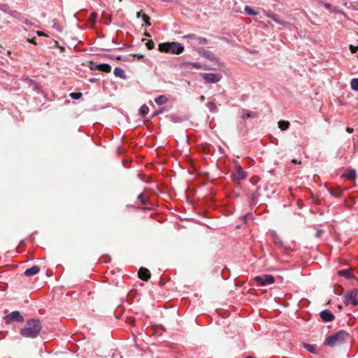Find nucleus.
I'll return each mask as SVG.
<instances>
[{
    "label": "nucleus",
    "instance_id": "43",
    "mask_svg": "<svg viewBox=\"0 0 358 358\" xmlns=\"http://www.w3.org/2000/svg\"><path fill=\"white\" fill-rule=\"evenodd\" d=\"M96 14L95 13H93L91 14V17L93 19V20H95L96 18Z\"/></svg>",
    "mask_w": 358,
    "mask_h": 358
},
{
    "label": "nucleus",
    "instance_id": "18",
    "mask_svg": "<svg viewBox=\"0 0 358 358\" xmlns=\"http://www.w3.org/2000/svg\"><path fill=\"white\" fill-rule=\"evenodd\" d=\"M266 15L268 18L271 19L272 20H273L275 22H276L278 24L284 25L285 24V22L280 20L277 17V15L275 14H274V13H270V12H266Z\"/></svg>",
    "mask_w": 358,
    "mask_h": 358
},
{
    "label": "nucleus",
    "instance_id": "38",
    "mask_svg": "<svg viewBox=\"0 0 358 358\" xmlns=\"http://www.w3.org/2000/svg\"><path fill=\"white\" fill-rule=\"evenodd\" d=\"M135 57H136L138 59H142L143 61L144 57L142 55H135Z\"/></svg>",
    "mask_w": 358,
    "mask_h": 358
},
{
    "label": "nucleus",
    "instance_id": "23",
    "mask_svg": "<svg viewBox=\"0 0 358 358\" xmlns=\"http://www.w3.org/2000/svg\"><path fill=\"white\" fill-rule=\"evenodd\" d=\"M206 106L210 112H212L213 113H215L217 112V108L214 102H213V101L208 102L206 104Z\"/></svg>",
    "mask_w": 358,
    "mask_h": 358
},
{
    "label": "nucleus",
    "instance_id": "53",
    "mask_svg": "<svg viewBox=\"0 0 358 358\" xmlns=\"http://www.w3.org/2000/svg\"><path fill=\"white\" fill-rule=\"evenodd\" d=\"M357 318H358V316H357Z\"/></svg>",
    "mask_w": 358,
    "mask_h": 358
},
{
    "label": "nucleus",
    "instance_id": "20",
    "mask_svg": "<svg viewBox=\"0 0 358 358\" xmlns=\"http://www.w3.org/2000/svg\"><path fill=\"white\" fill-rule=\"evenodd\" d=\"M141 17L147 26H150V17L148 15L145 13L141 14V12L137 13V17L139 18Z\"/></svg>",
    "mask_w": 358,
    "mask_h": 358
},
{
    "label": "nucleus",
    "instance_id": "44",
    "mask_svg": "<svg viewBox=\"0 0 358 358\" xmlns=\"http://www.w3.org/2000/svg\"><path fill=\"white\" fill-rule=\"evenodd\" d=\"M346 131L348 133H352L353 132V129L352 128H350V127H347L346 128Z\"/></svg>",
    "mask_w": 358,
    "mask_h": 358
},
{
    "label": "nucleus",
    "instance_id": "49",
    "mask_svg": "<svg viewBox=\"0 0 358 358\" xmlns=\"http://www.w3.org/2000/svg\"><path fill=\"white\" fill-rule=\"evenodd\" d=\"M141 209H143V210H148V209H149V208H148V207H143V208H141Z\"/></svg>",
    "mask_w": 358,
    "mask_h": 358
},
{
    "label": "nucleus",
    "instance_id": "19",
    "mask_svg": "<svg viewBox=\"0 0 358 358\" xmlns=\"http://www.w3.org/2000/svg\"><path fill=\"white\" fill-rule=\"evenodd\" d=\"M113 73L116 77H119L123 79L126 78V74L124 73V71L120 67L115 68Z\"/></svg>",
    "mask_w": 358,
    "mask_h": 358
},
{
    "label": "nucleus",
    "instance_id": "9",
    "mask_svg": "<svg viewBox=\"0 0 358 358\" xmlns=\"http://www.w3.org/2000/svg\"><path fill=\"white\" fill-rule=\"evenodd\" d=\"M238 113L241 119L243 121H246L247 120L255 119L259 117L258 113L244 108L239 110Z\"/></svg>",
    "mask_w": 358,
    "mask_h": 358
},
{
    "label": "nucleus",
    "instance_id": "4",
    "mask_svg": "<svg viewBox=\"0 0 358 358\" xmlns=\"http://www.w3.org/2000/svg\"><path fill=\"white\" fill-rule=\"evenodd\" d=\"M358 289H352L345 294L344 296V304L345 306L352 305L357 306L358 305Z\"/></svg>",
    "mask_w": 358,
    "mask_h": 358
},
{
    "label": "nucleus",
    "instance_id": "28",
    "mask_svg": "<svg viewBox=\"0 0 358 358\" xmlns=\"http://www.w3.org/2000/svg\"><path fill=\"white\" fill-rule=\"evenodd\" d=\"M138 199L141 201V204L145 205L148 201V197L145 196L143 193H141L138 196Z\"/></svg>",
    "mask_w": 358,
    "mask_h": 358
},
{
    "label": "nucleus",
    "instance_id": "51",
    "mask_svg": "<svg viewBox=\"0 0 358 358\" xmlns=\"http://www.w3.org/2000/svg\"><path fill=\"white\" fill-rule=\"evenodd\" d=\"M189 137L190 136H187V141H188L189 139Z\"/></svg>",
    "mask_w": 358,
    "mask_h": 358
},
{
    "label": "nucleus",
    "instance_id": "8",
    "mask_svg": "<svg viewBox=\"0 0 358 358\" xmlns=\"http://www.w3.org/2000/svg\"><path fill=\"white\" fill-rule=\"evenodd\" d=\"M184 38L193 40L194 41L191 44V45L193 47H194L197 45H206L208 43V41L207 38L201 37V36H198L193 34L185 35Z\"/></svg>",
    "mask_w": 358,
    "mask_h": 358
},
{
    "label": "nucleus",
    "instance_id": "5",
    "mask_svg": "<svg viewBox=\"0 0 358 358\" xmlns=\"http://www.w3.org/2000/svg\"><path fill=\"white\" fill-rule=\"evenodd\" d=\"M255 282L257 283V285L260 286H266L267 285H271L274 282V277L272 275H257L254 278Z\"/></svg>",
    "mask_w": 358,
    "mask_h": 358
},
{
    "label": "nucleus",
    "instance_id": "32",
    "mask_svg": "<svg viewBox=\"0 0 358 358\" xmlns=\"http://www.w3.org/2000/svg\"><path fill=\"white\" fill-rule=\"evenodd\" d=\"M182 118L179 117V116H177V115H172L171 116V120L173 122H180L182 121Z\"/></svg>",
    "mask_w": 358,
    "mask_h": 358
},
{
    "label": "nucleus",
    "instance_id": "48",
    "mask_svg": "<svg viewBox=\"0 0 358 358\" xmlns=\"http://www.w3.org/2000/svg\"><path fill=\"white\" fill-rule=\"evenodd\" d=\"M338 310H341V309H342V306H341V305L338 306Z\"/></svg>",
    "mask_w": 358,
    "mask_h": 358
},
{
    "label": "nucleus",
    "instance_id": "46",
    "mask_svg": "<svg viewBox=\"0 0 358 358\" xmlns=\"http://www.w3.org/2000/svg\"><path fill=\"white\" fill-rule=\"evenodd\" d=\"M218 150H220V152L224 153V150L221 146H218Z\"/></svg>",
    "mask_w": 358,
    "mask_h": 358
},
{
    "label": "nucleus",
    "instance_id": "14",
    "mask_svg": "<svg viewBox=\"0 0 358 358\" xmlns=\"http://www.w3.org/2000/svg\"><path fill=\"white\" fill-rule=\"evenodd\" d=\"M320 318L322 319L324 322H331L334 321V315L330 312L329 310H324L320 313Z\"/></svg>",
    "mask_w": 358,
    "mask_h": 358
},
{
    "label": "nucleus",
    "instance_id": "41",
    "mask_svg": "<svg viewBox=\"0 0 358 358\" xmlns=\"http://www.w3.org/2000/svg\"><path fill=\"white\" fill-rule=\"evenodd\" d=\"M28 41L29 43H33V44H36V43L35 38L28 39Z\"/></svg>",
    "mask_w": 358,
    "mask_h": 358
},
{
    "label": "nucleus",
    "instance_id": "37",
    "mask_svg": "<svg viewBox=\"0 0 358 358\" xmlns=\"http://www.w3.org/2000/svg\"><path fill=\"white\" fill-rule=\"evenodd\" d=\"M144 63H145L146 64L149 65V66H151L152 64V62L150 59H143V61Z\"/></svg>",
    "mask_w": 358,
    "mask_h": 358
},
{
    "label": "nucleus",
    "instance_id": "17",
    "mask_svg": "<svg viewBox=\"0 0 358 358\" xmlns=\"http://www.w3.org/2000/svg\"><path fill=\"white\" fill-rule=\"evenodd\" d=\"M338 275L343 276L347 279H352L354 278L353 273H352L350 271L347 269L338 271Z\"/></svg>",
    "mask_w": 358,
    "mask_h": 358
},
{
    "label": "nucleus",
    "instance_id": "42",
    "mask_svg": "<svg viewBox=\"0 0 358 358\" xmlns=\"http://www.w3.org/2000/svg\"><path fill=\"white\" fill-rule=\"evenodd\" d=\"M89 80H90V83H96L98 80V79L95 78H90Z\"/></svg>",
    "mask_w": 358,
    "mask_h": 358
},
{
    "label": "nucleus",
    "instance_id": "31",
    "mask_svg": "<svg viewBox=\"0 0 358 358\" xmlns=\"http://www.w3.org/2000/svg\"><path fill=\"white\" fill-rule=\"evenodd\" d=\"M303 346L305 348V349H306L307 351L311 352V353H315V347L310 344H303Z\"/></svg>",
    "mask_w": 358,
    "mask_h": 358
},
{
    "label": "nucleus",
    "instance_id": "21",
    "mask_svg": "<svg viewBox=\"0 0 358 358\" xmlns=\"http://www.w3.org/2000/svg\"><path fill=\"white\" fill-rule=\"evenodd\" d=\"M167 98L164 95H160L155 98V101L157 105H162L167 102Z\"/></svg>",
    "mask_w": 358,
    "mask_h": 358
},
{
    "label": "nucleus",
    "instance_id": "10",
    "mask_svg": "<svg viewBox=\"0 0 358 358\" xmlns=\"http://www.w3.org/2000/svg\"><path fill=\"white\" fill-rule=\"evenodd\" d=\"M247 175V172L243 171L241 165H235V171L233 173L234 181L239 182L241 180H245Z\"/></svg>",
    "mask_w": 358,
    "mask_h": 358
},
{
    "label": "nucleus",
    "instance_id": "15",
    "mask_svg": "<svg viewBox=\"0 0 358 358\" xmlns=\"http://www.w3.org/2000/svg\"><path fill=\"white\" fill-rule=\"evenodd\" d=\"M41 271V268L34 265L24 271V275L26 276H34V275L38 274Z\"/></svg>",
    "mask_w": 358,
    "mask_h": 358
},
{
    "label": "nucleus",
    "instance_id": "34",
    "mask_svg": "<svg viewBox=\"0 0 358 358\" xmlns=\"http://www.w3.org/2000/svg\"><path fill=\"white\" fill-rule=\"evenodd\" d=\"M20 21L23 23V24H25L28 26H32L33 25V23L31 22H29L28 20L25 19V18H21L20 19Z\"/></svg>",
    "mask_w": 358,
    "mask_h": 358
},
{
    "label": "nucleus",
    "instance_id": "52",
    "mask_svg": "<svg viewBox=\"0 0 358 358\" xmlns=\"http://www.w3.org/2000/svg\"><path fill=\"white\" fill-rule=\"evenodd\" d=\"M246 358H253V357L251 356H249V357H247Z\"/></svg>",
    "mask_w": 358,
    "mask_h": 358
},
{
    "label": "nucleus",
    "instance_id": "22",
    "mask_svg": "<svg viewBox=\"0 0 358 358\" xmlns=\"http://www.w3.org/2000/svg\"><path fill=\"white\" fill-rule=\"evenodd\" d=\"M278 127L281 131H285L289 126V122L285 120H280L278 122Z\"/></svg>",
    "mask_w": 358,
    "mask_h": 358
},
{
    "label": "nucleus",
    "instance_id": "6",
    "mask_svg": "<svg viewBox=\"0 0 358 358\" xmlns=\"http://www.w3.org/2000/svg\"><path fill=\"white\" fill-rule=\"evenodd\" d=\"M197 52L201 56L206 58L209 61L214 62L217 64L220 63V60L212 51L203 48H200L197 49Z\"/></svg>",
    "mask_w": 358,
    "mask_h": 358
},
{
    "label": "nucleus",
    "instance_id": "7",
    "mask_svg": "<svg viewBox=\"0 0 358 358\" xmlns=\"http://www.w3.org/2000/svg\"><path fill=\"white\" fill-rule=\"evenodd\" d=\"M3 320L5 323L9 324L13 321H16L17 322H23L24 317L22 315H21L19 311L15 310L11 313L4 316Z\"/></svg>",
    "mask_w": 358,
    "mask_h": 358
},
{
    "label": "nucleus",
    "instance_id": "33",
    "mask_svg": "<svg viewBox=\"0 0 358 358\" xmlns=\"http://www.w3.org/2000/svg\"><path fill=\"white\" fill-rule=\"evenodd\" d=\"M0 10H3L4 12H8V10H9V7L6 3H0Z\"/></svg>",
    "mask_w": 358,
    "mask_h": 358
},
{
    "label": "nucleus",
    "instance_id": "36",
    "mask_svg": "<svg viewBox=\"0 0 358 358\" xmlns=\"http://www.w3.org/2000/svg\"><path fill=\"white\" fill-rule=\"evenodd\" d=\"M350 50L352 51V53H355L358 50V46L355 47V46H353V45H350Z\"/></svg>",
    "mask_w": 358,
    "mask_h": 358
},
{
    "label": "nucleus",
    "instance_id": "11",
    "mask_svg": "<svg viewBox=\"0 0 358 358\" xmlns=\"http://www.w3.org/2000/svg\"><path fill=\"white\" fill-rule=\"evenodd\" d=\"M202 78L208 83H216L221 80L222 76L219 73H205L202 74Z\"/></svg>",
    "mask_w": 358,
    "mask_h": 358
},
{
    "label": "nucleus",
    "instance_id": "1",
    "mask_svg": "<svg viewBox=\"0 0 358 358\" xmlns=\"http://www.w3.org/2000/svg\"><path fill=\"white\" fill-rule=\"evenodd\" d=\"M42 326L39 319L31 318L27 321L20 330V335L24 338H36L41 331Z\"/></svg>",
    "mask_w": 358,
    "mask_h": 358
},
{
    "label": "nucleus",
    "instance_id": "3",
    "mask_svg": "<svg viewBox=\"0 0 358 358\" xmlns=\"http://www.w3.org/2000/svg\"><path fill=\"white\" fill-rule=\"evenodd\" d=\"M348 337V334L346 331H339L324 340V345L331 348L339 345L343 343Z\"/></svg>",
    "mask_w": 358,
    "mask_h": 358
},
{
    "label": "nucleus",
    "instance_id": "26",
    "mask_svg": "<svg viewBox=\"0 0 358 358\" xmlns=\"http://www.w3.org/2000/svg\"><path fill=\"white\" fill-rule=\"evenodd\" d=\"M350 86L354 91L358 92V78L351 80Z\"/></svg>",
    "mask_w": 358,
    "mask_h": 358
},
{
    "label": "nucleus",
    "instance_id": "47",
    "mask_svg": "<svg viewBox=\"0 0 358 358\" xmlns=\"http://www.w3.org/2000/svg\"><path fill=\"white\" fill-rule=\"evenodd\" d=\"M249 217H251V215L250 214H248L246 215L245 216H244V219H247Z\"/></svg>",
    "mask_w": 358,
    "mask_h": 358
},
{
    "label": "nucleus",
    "instance_id": "45",
    "mask_svg": "<svg viewBox=\"0 0 358 358\" xmlns=\"http://www.w3.org/2000/svg\"><path fill=\"white\" fill-rule=\"evenodd\" d=\"M291 162H292V163H294V164H300L301 163L300 161H297L296 159H293Z\"/></svg>",
    "mask_w": 358,
    "mask_h": 358
},
{
    "label": "nucleus",
    "instance_id": "16",
    "mask_svg": "<svg viewBox=\"0 0 358 358\" xmlns=\"http://www.w3.org/2000/svg\"><path fill=\"white\" fill-rule=\"evenodd\" d=\"M329 193L336 198H340L342 195V189L339 187H331L329 189Z\"/></svg>",
    "mask_w": 358,
    "mask_h": 358
},
{
    "label": "nucleus",
    "instance_id": "24",
    "mask_svg": "<svg viewBox=\"0 0 358 358\" xmlns=\"http://www.w3.org/2000/svg\"><path fill=\"white\" fill-rule=\"evenodd\" d=\"M99 69L101 71L108 73L111 71V66L108 64H102L99 65Z\"/></svg>",
    "mask_w": 358,
    "mask_h": 358
},
{
    "label": "nucleus",
    "instance_id": "40",
    "mask_svg": "<svg viewBox=\"0 0 358 358\" xmlns=\"http://www.w3.org/2000/svg\"><path fill=\"white\" fill-rule=\"evenodd\" d=\"M36 34H37V35H38V36H45V34H44L43 32H42V31H38L36 32Z\"/></svg>",
    "mask_w": 358,
    "mask_h": 358
},
{
    "label": "nucleus",
    "instance_id": "30",
    "mask_svg": "<svg viewBox=\"0 0 358 358\" xmlns=\"http://www.w3.org/2000/svg\"><path fill=\"white\" fill-rule=\"evenodd\" d=\"M69 96L73 99L78 100L82 96V93L81 92H71L69 94Z\"/></svg>",
    "mask_w": 358,
    "mask_h": 358
},
{
    "label": "nucleus",
    "instance_id": "29",
    "mask_svg": "<svg viewBox=\"0 0 358 358\" xmlns=\"http://www.w3.org/2000/svg\"><path fill=\"white\" fill-rule=\"evenodd\" d=\"M343 177L346 179H355V171H351L345 174H343Z\"/></svg>",
    "mask_w": 358,
    "mask_h": 358
},
{
    "label": "nucleus",
    "instance_id": "27",
    "mask_svg": "<svg viewBox=\"0 0 358 358\" xmlns=\"http://www.w3.org/2000/svg\"><path fill=\"white\" fill-rule=\"evenodd\" d=\"M244 10L245 12L249 15L255 16L257 15V12L255 11L251 7L248 6H245Z\"/></svg>",
    "mask_w": 358,
    "mask_h": 358
},
{
    "label": "nucleus",
    "instance_id": "39",
    "mask_svg": "<svg viewBox=\"0 0 358 358\" xmlns=\"http://www.w3.org/2000/svg\"><path fill=\"white\" fill-rule=\"evenodd\" d=\"M324 7L328 9V10H330L331 8V5L330 3H324Z\"/></svg>",
    "mask_w": 358,
    "mask_h": 358
},
{
    "label": "nucleus",
    "instance_id": "13",
    "mask_svg": "<svg viewBox=\"0 0 358 358\" xmlns=\"http://www.w3.org/2000/svg\"><path fill=\"white\" fill-rule=\"evenodd\" d=\"M201 68V64L199 62H185L180 64V69H199Z\"/></svg>",
    "mask_w": 358,
    "mask_h": 358
},
{
    "label": "nucleus",
    "instance_id": "12",
    "mask_svg": "<svg viewBox=\"0 0 358 358\" xmlns=\"http://www.w3.org/2000/svg\"><path fill=\"white\" fill-rule=\"evenodd\" d=\"M138 277L141 278V280L147 282L149 279H150L151 274L147 268L141 267L138 271Z\"/></svg>",
    "mask_w": 358,
    "mask_h": 358
},
{
    "label": "nucleus",
    "instance_id": "35",
    "mask_svg": "<svg viewBox=\"0 0 358 358\" xmlns=\"http://www.w3.org/2000/svg\"><path fill=\"white\" fill-rule=\"evenodd\" d=\"M147 47L149 50H151L154 48V43L152 41H149L147 43Z\"/></svg>",
    "mask_w": 358,
    "mask_h": 358
},
{
    "label": "nucleus",
    "instance_id": "50",
    "mask_svg": "<svg viewBox=\"0 0 358 358\" xmlns=\"http://www.w3.org/2000/svg\"><path fill=\"white\" fill-rule=\"evenodd\" d=\"M201 101H203V100L205 99L204 96H201Z\"/></svg>",
    "mask_w": 358,
    "mask_h": 358
},
{
    "label": "nucleus",
    "instance_id": "25",
    "mask_svg": "<svg viewBox=\"0 0 358 358\" xmlns=\"http://www.w3.org/2000/svg\"><path fill=\"white\" fill-rule=\"evenodd\" d=\"M149 112V108L146 105H143L139 110V113L142 117H145Z\"/></svg>",
    "mask_w": 358,
    "mask_h": 358
},
{
    "label": "nucleus",
    "instance_id": "2",
    "mask_svg": "<svg viewBox=\"0 0 358 358\" xmlns=\"http://www.w3.org/2000/svg\"><path fill=\"white\" fill-rule=\"evenodd\" d=\"M158 50L162 52L179 55L184 51V46L178 42H166L159 43Z\"/></svg>",
    "mask_w": 358,
    "mask_h": 358
}]
</instances>
